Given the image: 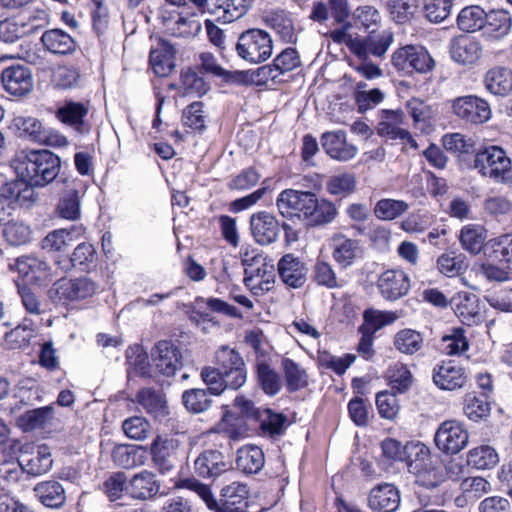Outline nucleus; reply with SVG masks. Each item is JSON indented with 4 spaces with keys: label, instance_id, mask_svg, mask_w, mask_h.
<instances>
[{
    "label": "nucleus",
    "instance_id": "obj_8",
    "mask_svg": "<svg viewBox=\"0 0 512 512\" xmlns=\"http://www.w3.org/2000/svg\"><path fill=\"white\" fill-rule=\"evenodd\" d=\"M393 41V33L389 30L373 28L366 37L350 38L347 47L359 60H368L369 56L382 57Z\"/></svg>",
    "mask_w": 512,
    "mask_h": 512
},
{
    "label": "nucleus",
    "instance_id": "obj_43",
    "mask_svg": "<svg viewBox=\"0 0 512 512\" xmlns=\"http://www.w3.org/2000/svg\"><path fill=\"white\" fill-rule=\"evenodd\" d=\"M37 30V26L32 23L17 21L12 18L0 21V40L11 44L20 38L32 34Z\"/></svg>",
    "mask_w": 512,
    "mask_h": 512
},
{
    "label": "nucleus",
    "instance_id": "obj_54",
    "mask_svg": "<svg viewBox=\"0 0 512 512\" xmlns=\"http://www.w3.org/2000/svg\"><path fill=\"white\" fill-rule=\"evenodd\" d=\"M408 209V203L403 200L384 198L376 203L374 215L380 220L391 221L406 213Z\"/></svg>",
    "mask_w": 512,
    "mask_h": 512
},
{
    "label": "nucleus",
    "instance_id": "obj_18",
    "mask_svg": "<svg viewBox=\"0 0 512 512\" xmlns=\"http://www.w3.org/2000/svg\"><path fill=\"white\" fill-rule=\"evenodd\" d=\"M377 288L384 299L396 301L408 294L410 278L403 270L388 269L378 277Z\"/></svg>",
    "mask_w": 512,
    "mask_h": 512
},
{
    "label": "nucleus",
    "instance_id": "obj_55",
    "mask_svg": "<svg viewBox=\"0 0 512 512\" xmlns=\"http://www.w3.org/2000/svg\"><path fill=\"white\" fill-rule=\"evenodd\" d=\"M356 189V178L352 173H341L333 175L326 183V190L329 194L345 198Z\"/></svg>",
    "mask_w": 512,
    "mask_h": 512
},
{
    "label": "nucleus",
    "instance_id": "obj_22",
    "mask_svg": "<svg viewBox=\"0 0 512 512\" xmlns=\"http://www.w3.org/2000/svg\"><path fill=\"white\" fill-rule=\"evenodd\" d=\"M160 482L156 475L146 469L134 474L128 481L126 494L136 500H149L154 498L160 491Z\"/></svg>",
    "mask_w": 512,
    "mask_h": 512
},
{
    "label": "nucleus",
    "instance_id": "obj_7",
    "mask_svg": "<svg viewBox=\"0 0 512 512\" xmlns=\"http://www.w3.org/2000/svg\"><path fill=\"white\" fill-rule=\"evenodd\" d=\"M216 368L222 372L231 390H238L247 381V368L241 354L227 345L219 347L215 352Z\"/></svg>",
    "mask_w": 512,
    "mask_h": 512
},
{
    "label": "nucleus",
    "instance_id": "obj_11",
    "mask_svg": "<svg viewBox=\"0 0 512 512\" xmlns=\"http://www.w3.org/2000/svg\"><path fill=\"white\" fill-rule=\"evenodd\" d=\"M180 441L174 437L157 435L150 447L152 462L161 474L170 473L179 461Z\"/></svg>",
    "mask_w": 512,
    "mask_h": 512
},
{
    "label": "nucleus",
    "instance_id": "obj_5",
    "mask_svg": "<svg viewBox=\"0 0 512 512\" xmlns=\"http://www.w3.org/2000/svg\"><path fill=\"white\" fill-rule=\"evenodd\" d=\"M237 55L251 64L269 59L273 52V41L268 32L262 29H248L242 32L235 44Z\"/></svg>",
    "mask_w": 512,
    "mask_h": 512
},
{
    "label": "nucleus",
    "instance_id": "obj_28",
    "mask_svg": "<svg viewBox=\"0 0 512 512\" xmlns=\"http://www.w3.org/2000/svg\"><path fill=\"white\" fill-rule=\"evenodd\" d=\"M176 50L166 39L159 38L157 46L149 54V62L159 76H167L175 68Z\"/></svg>",
    "mask_w": 512,
    "mask_h": 512
},
{
    "label": "nucleus",
    "instance_id": "obj_58",
    "mask_svg": "<svg viewBox=\"0 0 512 512\" xmlns=\"http://www.w3.org/2000/svg\"><path fill=\"white\" fill-rule=\"evenodd\" d=\"M437 268L447 277L458 276L467 268L465 256L455 252L442 254L437 260Z\"/></svg>",
    "mask_w": 512,
    "mask_h": 512
},
{
    "label": "nucleus",
    "instance_id": "obj_14",
    "mask_svg": "<svg viewBox=\"0 0 512 512\" xmlns=\"http://www.w3.org/2000/svg\"><path fill=\"white\" fill-rule=\"evenodd\" d=\"M452 108L459 118L472 124L485 123L492 115L488 102L474 95L456 98L453 101Z\"/></svg>",
    "mask_w": 512,
    "mask_h": 512
},
{
    "label": "nucleus",
    "instance_id": "obj_46",
    "mask_svg": "<svg viewBox=\"0 0 512 512\" xmlns=\"http://www.w3.org/2000/svg\"><path fill=\"white\" fill-rule=\"evenodd\" d=\"M286 388L289 392H296L308 385V375L298 363L290 358H284L281 362Z\"/></svg>",
    "mask_w": 512,
    "mask_h": 512
},
{
    "label": "nucleus",
    "instance_id": "obj_10",
    "mask_svg": "<svg viewBox=\"0 0 512 512\" xmlns=\"http://www.w3.org/2000/svg\"><path fill=\"white\" fill-rule=\"evenodd\" d=\"M193 469L199 478L215 481L232 469V462L218 449H205L194 460Z\"/></svg>",
    "mask_w": 512,
    "mask_h": 512
},
{
    "label": "nucleus",
    "instance_id": "obj_13",
    "mask_svg": "<svg viewBox=\"0 0 512 512\" xmlns=\"http://www.w3.org/2000/svg\"><path fill=\"white\" fill-rule=\"evenodd\" d=\"M3 89L15 98H23L30 94L34 88L33 75L29 67L22 64H13L1 72Z\"/></svg>",
    "mask_w": 512,
    "mask_h": 512
},
{
    "label": "nucleus",
    "instance_id": "obj_53",
    "mask_svg": "<svg viewBox=\"0 0 512 512\" xmlns=\"http://www.w3.org/2000/svg\"><path fill=\"white\" fill-rule=\"evenodd\" d=\"M499 461L498 454L491 446H480L471 449L467 454V464L476 469H490Z\"/></svg>",
    "mask_w": 512,
    "mask_h": 512
},
{
    "label": "nucleus",
    "instance_id": "obj_56",
    "mask_svg": "<svg viewBox=\"0 0 512 512\" xmlns=\"http://www.w3.org/2000/svg\"><path fill=\"white\" fill-rule=\"evenodd\" d=\"M459 239L463 249L471 254H478L484 247V230L480 226H464L461 229Z\"/></svg>",
    "mask_w": 512,
    "mask_h": 512
},
{
    "label": "nucleus",
    "instance_id": "obj_39",
    "mask_svg": "<svg viewBox=\"0 0 512 512\" xmlns=\"http://www.w3.org/2000/svg\"><path fill=\"white\" fill-rule=\"evenodd\" d=\"M484 254L488 261L498 262L512 269V238L503 236L488 242L484 247Z\"/></svg>",
    "mask_w": 512,
    "mask_h": 512
},
{
    "label": "nucleus",
    "instance_id": "obj_25",
    "mask_svg": "<svg viewBox=\"0 0 512 512\" xmlns=\"http://www.w3.org/2000/svg\"><path fill=\"white\" fill-rule=\"evenodd\" d=\"M322 147L333 159L348 161L355 157L357 148L346 140V132L342 130L326 132L321 137Z\"/></svg>",
    "mask_w": 512,
    "mask_h": 512
},
{
    "label": "nucleus",
    "instance_id": "obj_61",
    "mask_svg": "<svg viewBox=\"0 0 512 512\" xmlns=\"http://www.w3.org/2000/svg\"><path fill=\"white\" fill-rule=\"evenodd\" d=\"M415 445L416 444L403 446L401 442L392 438H387L382 442L381 448L385 457L395 461L409 462L410 459L415 457V451L412 448Z\"/></svg>",
    "mask_w": 512,
    "mask_h": 512
},
{
    "label": "nucleus",
    "instance_id": "obj_33",
    "mask_svg": "<svg viewBox=\"0 0 512 512\" xmlns=\"http://www.w3.org/2000/svg\"><path fill=\"white\" fill-rule=\"evenodd\" d=\"M137 401L147 413L156 419H163L168 415V406L161 390L143 388L137 393Z\"/></svg>",
    "mask_w": 512,
    "mask_h": 512
},
{
    "label": "nucleus",
    "instance_id": "obj_30",
    "mask_svg": "<svg viewBox=\"0 0 512 512\" xmlns=\"http://www.w3.org/2000/svg\"><path fill=\"white\" fill-rule=\"evenodd\" d=\"M90 101L66 100V127L77 136L89 134L91 126L86 117L89 113Z\"/></svg>",
    "mask_w": 512,
    "mask_h": 512
},
{
    "label": "nucleus",
    "instance_id": "obj_31",
    "mask_svg": "<svg viewBox=\"0 0 512 512\" xmlns=\"http://www.w3.org/2000/svg\"><path fill=\"white\" fill-rule=\"evenodd\" d=\"M484 85L493 95H509L512 92V69L504 66L489 69L484 76Z\"/></svg>",
    "mask_w": 512,
    "mask_h": 512
},
{
    "label": "nucleus",
    "instance_id": "obj_15",
    "mask_svg": "<svg viewBox=\"0 0 512 512\" xmlns=\"http://www.w3.org/2000/svg\"><path fill=\"white\" fill-rule=\"evenodd\" d=\"M251 235L256 243L266 246L275 243L280 235L281 225L277 217L267 211L250 216Z\"/></svg>",
    "mask_w": 512,
    "mask_h": 512
},
{
    "label": "nucleus",
    "instance_id": "obj_24",
    "mask_svg": "<svg viewBox=\"0 0 512 512\" xmlns=\"http://www.w3.org/2000/svg\"><path fill=\"white\" fill-rule=\"evenodd\" d=\"M482 45L474 37L462 35L452 40L450 44L451 58L462 65H473L482 56Z\"/></svg>",
    "mask_w": 512,
    "mask_h": 512
},
{
    "label": "nucleus",
    "instance_id": "obj_20",
    "mask_svg": "<svg viewBox=\"0 0 512 512\" xmlns=\"http://www.w3.org/2000/svg\"><path fill=\"white\" fill-rule=\"evenodd\" d=\"M330 248L334 261L341 269L351 267L362 254L359 240L348 238L341 233L331 238Z\"/></svg>",
    "mask_w": 512,
    "mask_h": 512
},
{
    "label": "nucleus",
    "instance_id": "obj_3",
    "mask_svg": "<svg viewBox=\"0 0 512 512\" xmlns=\"http://www.w3.org/2000/svg\"><path fill=\"white\" fill-rule=\"evenodd\" d=\"M473 167L482 176L512 187V162L503 148L489 146L478 151L474 156Z\"/></svg>",
    "mask_w": 512,
    "mask_h": 512
},
{
    "label": "nucleus",
    "instance_id": "obj_57",
    "mask_svg": "<svg viewBox=\"0 0 512 512\" xmlns=\"http://www.w3.org/2000/svg\"><path fill=\"white\" fill-rule=\"evenodd\" d=\"M387 378L392 390L397 393H405L412 385L413 376L408 367L397 363L387 372Z\"/></svg>",
    "mask_w": 512,
    "mask_h": 512
},
{
    "label": "nucleus",
    "instance_id": "obj_29",
    "mask_svg": "<svg viewBox=\"0 0 512 512\" xmlns=\"http://www.w3.org/2000/svg\"><path fill=\"white\" fill-rule=\"evenodd\" d=\"M512 28V16L506 10L486 12L482 36L491 40H500L507 36Z\"/></svg>",
    "mask_w": 512,
    "mask_h": 512
},
{
    "label": "nucleus",
    "instance_id": "obj_63",
    "mask_svg": "<svg viewBox=\"0 0 512 512\" xmlns=\"http://www.w3.org/2000/svg\"><path fill=\"white\" fill-rule=\"evenodd\" d=\"M31 228L22 221H9L5 224L3 235L11 245H23L29 242Z\"/></svg>",
    "mask_w": 512,
    "mask_h": 512
},
{
    "label": "nucleus",
    "instance_id": "obj_59",
    "mask_svg": "<svg viewBox=\"0 0 512 512\" xmlns=\"http://www.w3.org/2000/svg\"><path fill=\"white\" fill-rule=\"evenodd\" d=\"M313 280L317 285L327 289H335L342 286L332 265L325 260L318 259L316 261L313 269Z\"/></svg>",
    "mask_w": 512,
    "mask_h": 512
},
{
    "label": "nucleus",
    "instance_id": "obj_64",
    "mask_svg": "<svg viewBox=\"0 0 512 512\" xmlns=\"http://www.w3.org/2000/svg\"><path fill=\"white\" fill-rule=\"evenodd\" d=\"M96 250L94 246L87 242L80 243L73 251L70 257L72 267L86 271L94 264Z\"/></svg>",
    "mask_w": 512,
    "mask_h": 512
},
{
    "label": "nucleus",
    "instance_id": "obj_35",
    "mask_svg": "<svg viewBox=\"0 0 512 512\" xmlns=\"http://www.w3.org/2000/svg\"><path fill=\"white\" fill-rule=\"evenodd\" d=\"M255 417L260 422L262 435L273 439L283 435L288 426L287 416L271 409L256 410Z\"/></svg>",
    "mask_w": 512,
    "mask_h": 512
},
{
    "label": "nucleus",
    "instance_id": "obj_6",
    "mask_svg": "<svg viewBox=\"0 0 512 512\" xmlns=\"http://www.w3.org/2000/svg\"><path fill=\"white\" fill-rule=\"evenodd\" d=\"M391 63L398 72L411 75L414 72L425 74L435 66V61L423 46L406 45L398 48L391 58Z\"/></svg>",
    "mask_w": 512,
    "mask_h": 512
},
{
    "label": "nucleus",
    "instance_id": "obj_2",
    "mask_svg": "<svg viewBox=\"0 0 512 512\" xmlns=\"http://www.w3.org/2000/svg\"><path fill=\"white\" fill-rule=\"evenodd\" d=\"M415 457L408 462V469L416 476V484L433 490L439 488L445 482L444 464L431 456L428 447L424 444H416L412 447Z\"/></svg>",
    "mask_w": 512,
    "mask_h": 512
},
{
    "label": "nucleus",
    "instance_id": "obj_52",
    "mask_svg": "<svg viewBox=\"0 0 512 512\" xmlns=\"http://www.w3.org/2000/svg\"><path fill=\"white\" fill-rule=\"evenodd\" d=\"M398 315L393 311H378L367 309L364 311V324L360 327V331H366L374 335L386 325L394 323L398 319Z\"/></svg>",
    "mask_w": 512,
    "mask_h": 512
},
{
    "label": "nucleus",
    "instance_id": "obj_62",
    "mask_svg": "<svg viewBox=\"0 0 512 512\" xmlns=\"http://www.w3.org/2000/svg\"><path fill=\"white\" fill-rule=\"evenodd\" d=\"M200 376L207 386V389L205 390L212 396H219L226 389H231V387L226 383L222 372H220L216 367L202 368Z\"/></svg>",
    "mask_w": 512,
    "mask_h": 512
},
{
    "label": "nucleus",
    "instance_id": "obj_51",
    "mask_svg": "<svg viewBox=\"0 0 512 512\" xmlns=\"http://www.w3.org/2000/svg\"><path fill=\"white\" fill-rule=\"evenodd\" d=\"M453 0H421V12L431 23H441L451 14Z\"/></svg>",
    "mask_w": 512,
    "mask_h": 512
},
{
    "label": "nucleus",
    "instance_id": "obj_4",
    "mask_svg": "<svg viewBox=\"0 0 512 512\" xmlns=\"http://www.w3.org/2000/svg\"><path fill=\"white\" fill-rule=\"evenodd\" d=\"M48 55L44 58L42 72L50 79L53 89L64 87V31L50 29L41 37Z\"/></svg>",
    "mask_w": 512,
    "mask_h": 512
},
{
    "label": "nucleus",
    "instance_id": "obj_60",
    "mask_svg": "<svg viewBox=\"0 0 512 512\" xmlns=\"http://www.w3.org/2000/svg\"><path fill=\"white\" fill-rule=\"evenodd\" d=\"M35 324L32 319L24 318L10 332L5 334L6 340L14 344L15 348L27 346L35 334Z\"/></svg>",
    "mask_w": 512,
    "mask_h": 512
},
{
    "label": "nucleus",
    "instance_id": "obj_19",
    "mask_svg": "<svg viewBox=\"0 0 512 512\" xmlns=\"http://www.w3.org/2000/svg\"><path fill=\"white\" fill-rule=\"evenodd\" d=\"M432 379L441 390L453 391L462 388L467 376L465 369L454 361H443L433 368Z\"/></svg>",
    "mask_w": 512,
    "mask_h": 512
},
{
    "label": "nucleus",
    "instance_id": "obj_21",
    "mask_svg": "<svg viewBox=\"0 0 512 512\" xmlns=\"http://www.w3.org/2000/svg\"><path fill=\"white\" fill-rule=\"evenodd\" d=\"M274 278V264L272 260H266L255 268H245L243 281L254 295H260L271 289Z\"/></svg>",
    "mask_w": 512,
    "mask_h": 512
},
{
    "label": "nucleus",
    "instance_id": "obj_17",
    "mask_svg": "<svg viewBox=\"0 0 512 512\" xmlns=\"http://www.w3.org/2000/svg\"><path fill=\"white\" fill-rule=\"evenodd\" d=\"M152 366L156 372L170 377L175 375L181 366V354L178 347L171 341H159L151 352Z\"/></svg>",
    "mask_w": 512,
    "mask_h": 512
},
{
    "label": "nucleus",
    "instance_id": "obj_45",
    "mask_svg": "<svg viewBox=\"0 0 512 512\" xmlns=\"http://www.w3.org/2000/svg\"><path fill=\"white\" fill-rule=\"evenodd\" d=\"M41 249L54 261L60 270L64 259V229L49 232L40 243Z\"/></svg>",
    "mask_w": 512,
    "mask_h": 512
},
{
    "label": "nucleus",
    "instance_id": "obj_27",
    "mask_svg": "<svg viewBox=\"0 0 512 512\" xmlns=\"http://www.w3.org/2000/svg\"><path fill=\"white\" fill-rule=\"evenodd\" d=\"M312 204L305 223L310 227H322L332 223L338 216V209L334 202L313 193Z\"/></svg>",
    "mask_w": 512,
    "mask_h": 512
},
{
    "label": "nucleus",
    "instance_id": "obj_38",
    "mask_svg": "<svg viewBox=\"0 0 512 512\" xmlns=\"http://www.w3.org/2000/svg\"><path fill=\"white\" fill-rule=\"evenodd\" d=\"M486 11L478 5L464 7L457 16L458 28L467 33L483 32Z\"/></svg>",
    "mask_w": 512,
    "mask_h": 512
},
{
    "label": "nucleus",
    "instance_id": "obj_42",
    "mask_svg": "<svg viewBox=\"0 0 512 512\" xmlns=\"http://www.w3.org/2000/svg\"><path fill=\"white\" fill-rule=\"evenodd\" d=\"M393 344L400 353L414 355L423 348L424 338L419 331L405 328L395 334Z\"/></svg>",
    "mask_w": 512,
    "mask_h": 512
},
{
    "label": "nucleus",
    "instance_id": "obj_36",
    "mask_svg": "<svg viewBox=\"0 0 512 512\" xmlns=\"http://www.w3.org/2000/svg\"><path fill=\"white\" fill-rule=\"evenodd\" d=\"M24 472L31 476H40L47 473L53 463L51 453L45 446H40L35 452L24 453L19 458Z\"/></svg>",
    "mask_w": 512,
    "mask_h": 512
},
{
    "label": "nucleus",
    "instance_id": "obj_50",
    "mask_svg": "<svg viewBox=\"0 0 512 512\" xmlns=\"http://www.w3.org/2000/svg\"><path fill=\"white\" fill-rule=\"evenodd\" d=\"M211 396L205 389L192 388L183 392L182 402L189 412L200 414L212 406L213 400Z\"/></svg>",
    "mask_w": 512,
    "mask_h": 512
},
{
    "label": "nucleus",
    "instance_id": "obj_40",
    "mask_svg": "<svg viewBox=\"0 0 512 512\" xmlns=\"http://www.w3.org/2000/svg\"><path fill=\"white\" fill-rule=\"evenodd\" d=\"M34 492L40 502L46 507L60 508L64 504V487L57 481L38 483Z\"/></svg>",
    "mask_w": 512,
    "mask_h": 512
},
{
    "label": "nucleus",
    "instance_id": "obj_47",
    "mask_svg": "<svg viewBox=\"0 0 512 512\" xmlns=\"http://www.w3.org/2000/svg\"><path fill=\"white\" fill-rule=\"evenodd\" d=\"M11 128L16 131L19 137L36 143L41 139V133L44 129L40 120L29 115L15 116Z\"/></svg>",
    "mask_w": 512,
    "mask_h": 512
},
{
    "label": "nucleus",
    "instance_id": "obj_34",
    "mask_svg": "<svg viewBox=\"0 0 512 512\" xmlns=\"http://www.w3.org/2000/svg\"><path fill=\"white\" fill-rule=\"evenodd\" d=\"M265 464L263 450L256 445H245L238 449L236 457L237 469L245 474L258 473Z\"/></svg>",
    "mask_w": 512,
    "mask_h": 512
},
{
    "label": "nucleus",
    "instance_id": "obj_16",
    "mask_svg": "<svg viewBox=\"0 0 512 512\" xmlns=\"http://www.w3.org/2000/svg\"><path fill=\"white\" fill-rule=\"evenodd\" d=\"M253 4L254 0H205L202 7L217 21L231 23L245 16Z\"/></svg>",
    "mask_w": 512,
    "mask_h": 512
},
{
    "label": "nucleus",
    "instance_id": "obj_9",
    "mask_svg": "<svg viewBox=\"0 0 512 512\" xmlns=\"http://www.w3.org/2000/svg\"><path fill=\"white\" fill-rule=\"evenodd\" d=\"M313 193L296 189L281 191L276 199L279 214L288 220L296 218L305 222L310 204H312Z\"/></svg>",
    "mask_w": 512,
    "mask_h": 512
},
{
    "label": "nucleus",
    "instance_id": "obj_37",
    "mask_svg": "<svg viewBox=\"0 0 512 512\" xmlns=\"http://www.w3.org/2000/svg\"><path fill=\"white\" fill-rule=\"evenodd\" d=\"M267 26L273 29L286 43H295L297 35L291 16L284 10H273L265 17Z\"/></svg>",
    "mask_w": 512,
    "mask_h": 512
},
{
    "label": "nucleus",
    "instance_id": "obj_48",
    "mask_svg": "<svg viewBox=\"0 0 512 512\" xmlns=\"http://www.w3.org/2000/svg\"><path fill=\"white\" fill-rule=\"evenodd\" d=\"M464 414L474 422L485 420L491 412V406L487 397L468 393L463 403Z\"/></svg>",
    "mask_w": 512,
    "mask_h": 512
},
{
    "label": "nucleus",
    "instance_id": "obj_1",
    "mask_svg": "<svg viewBox=\"0 0 512 512\" xmlns=\"http://www.w3.org/2000/svg\"><path fill=\"white\" fill-rule=\"evenodd\" d=\"M11 165L24 182L42 187L56 178L61 161L48 150H30L19 153Z\"/></svg>",
    "mask_w": 512,
    "mask_h": 512
},
{
    "label": "nucleus",
    "instance_id": "obj_44",
    "mask_svg": "<svg viewBox=\"0 0 512 512\" xmlns=\"http://www.w3.org/2000/svg\"><path fill=\"white\" fill-rule=\"evenodd\" d=\"M15 269L24 278L30 281H40L48 278L46 274L47 264L35 256H22L16 259Z\"/></svg>",
    "mask_w": 512,
    "mask_h": 512
},
{
    "label": "nucleus",
    "instance_id": "obj_23",
    "mask_svg": "<svg viewBox=\"0 0 512 512\" xmlns=\"http://www.w3.org/2000/svg\"><path fill=\"white\" fill-rule=\"evenodd\" d=\"M280 279L292 288H299L306 282L308 269L300 258L291 253L281 257L277 264Z\"/></svg>",
    "mask_w": 512,
    "mask_h": 512
},
{
    "label": "nucleus",
    "instance_id": "obj_32",
    "mask_svg": "<svg viewBox=\"0 0 512 512\" xmlns=\"http://www.w3.org/2000/svg\"><path fill=\"white\" fill-rule=\"evenodd\" d=\"M34 186L35 185L24 182L22 179L12 183H6L2 186V196H4L6 200H9V203L15 202L20 207L29 209L37 200Z\"/></svg>",
    "mask_w": 512,
    "mask_h": 512
},
{
    "label": "nucleus",
    "instance_id": "obj_49",
    "mask_svg": "<svg viewBox=\"0 0 512 512\" xmlns=\"http://www.w3.org/2000/svg\"><path fill=\"white\" fill-rule=\"evenodd\" d=\"M53 419V407L45 406L25 412L19 418V426L26 432L45 428Z\"/></svg>",
    "mask_w": 512,
    "mask_h": 512
},
{
    "label": "nucleus",
    "instance_id": "obj_41",
    "mask_svg": "<svg viewBox=\"0 0 512 512\" xmlns=\"http://www.w3.org/2000/svg\"><path fill=\"white\" fill-rule=\"evenodd\" d=\"M257 383L266 395L275 396L281 390L280 375L266 361H258L255 365Z\"/></svg>",
    "mask_w": 512,
    "mask_h": 512
},
{
    "label": "nucleus",
    "instance_id": "obj_26",
    "mask_svg": "<svg viewBox=\"0 0 512 512\" xmlns=\"http://www.w3.org/2000/svg\"><path fill=\"white\" fill-rule=\"evenodd\" d=\"M368 505L373 511L395 512L400 505V493L392 484L378 485L370 491Z\"/></svg>",
    "mask_w": 512,
    "mask_h": 512
},
{
    "label": "nucleus",
    "instance_id": "obj_12",
    "mask_svg": "<svg viewBox=\"0 0 512 512\" xmlns=\"http://www.w3.org/2000/svg\"><path fill=\"white\" fill-rule=\"evenodd\" d=\"M469 435L464 425L456 420L444 421L434 437L439 450L446 454H456L468 444Z\"/></svg>",
    "mask_w": 512,
    "mask_h": 512
}]
</instances>
